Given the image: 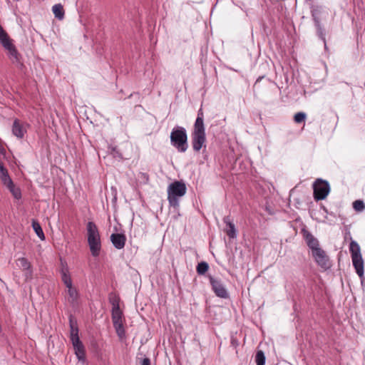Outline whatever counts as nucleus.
Listing matches in <instances>:
<instances>
[{
    "instance_id": "1",
    "label": "nucleus",
    "mask_w": 365,
    "mask_h": 365,
    "mask_svg": "<svg viewBox=\"0 0 365 365\" xmlns=\"http://www.w3.org/2000/svg\"><path fill=\"white\" fill-rule=\"evenodd\" d=\"M186 185L182 181L172 182L168 188V199L169 204L174 208L179 207L180 198L186 193Z\"/></svg>"
},
{
    "instance_id": "2",
    "label": "nucleus",
    "mask_w": 365,
    "mask_h": 365,
    "mask_svg": "<svg viewBox=\"0 0 365 365\" xmlns=\"http://www.w3.org/2000/svg\"><path fill=\"white\" fill-rule=\"evenodd\" d=\"M170 143L178 152H185L188 148L185 128L181 126L175 127L170 133Z\"/></svg>"
},
{
    "instance_id": "3",
    "label": "nucleus",
    "mask_w": 365,
    "mask_h": 365,
    "mask_svg": "<svg viewBox=\"0 0 365 365\" xmlns=\"http://www.w3.org/2000/svg\"><path fill=\"white\" fill-rule=\"evenodd\" d=\"M86 229L88 243L91 254L94 257L98 256L101 247L98 229L93 222H88Z\"/></svg>"
},
{
    "instance_id": "4",
    "label": "nucleus",
    "mask_w": 365,
    "mask_h": 365,
    "mask_svg": "<svg viewBox=\"0 0 365 365\" xmlns=\"http://www.w3.org/2000/svg\"><path fill=\"white\" fill-rule=\"evenodd\" d=\"M326 15H328V12L322 6H317L312 10V17L316 29L317 36L323 41L324 48L325 50H327L328 48L326 41V31L321 22L322 19L325 17Z\"/></svg>"
},
{
    "instance_id": "5",
    "label": "nucleus",
    "mask_w": 365,
    "mask_h": 365,
    "mask_svg": "<svg viewBox=\"0 0 365 365\" xmlns=\"http://www.w3.org/2000/svg\"><path fill=\"white\" fill-rule=\"evenodd\" d=\"M349 252L356 272L360 277H362L364 276V260L361 254L360 247L356 241L351 240Z\"/></svg>"
},
{
    "instance_id": "6",
    "label": "nucleus",
    "mask_w": 365,
    "mask_h": 365,
    "mask_svg": "<svg viewBox=\"0 0 365 365\" xmlns=\"http://www.w3.org/2000/svg\"><path fill=\"white\" fill-rule=\"evenodd\" d=\"M314 198L316 201L324 200L330 192V186L327 180L317 179L313 184Z\"/></svg>"
},
{
    "instance_id": "7",
    "label": "nucleus",
    "mask_w": 365,
    "mask_h": 365,
    "mask_svg": "<svg viewBox=\"0 0 365 365\" xmlns=\"http://www.w3.org/2000/svg\"><path fill=\"white\" fill-rule=\"evenodd\" d=\"M112 320L117 334L119 337L122 338L125 334V330L123 328V314L118 303H113Z\"/></svg>"
},
{
    "instance_id": "8",
    "label": "nucleus",
    "mask_w": 365,
    "mask_h": 365,
    "mask_svg": "<svg viewBox=\"0 0 365 365\" xmlns=\"http://www.w3.org/2000/svg\"><path fill=\"white\" fill-rule=\"evenodd\" d=\"M206 135L205 128L194 127L192 133V146L195 151L198 152L205 146Z\"/></svg>"
},
{
    "instance_id": "9",
    "label": "nucleus",
    "mask_w": 365,
    "mask_h": 365,
    "mask_svg": "<svg viewBox=\"0 0 365 365\" xmlns=\"http://www.w3.org/2000/svg\"><path fill=\"white\" fill-rule=\"evenodd\" d=\"M209 279L212 286V289L216 296L222 299H227L229 297L228 292L221 280L214 278L212 276L209 277Z\"/></svg>"
},
{
    "instance_id": "10",
    "label": "nucleus",
    "mask_w": 365,
    "mask_h": 365,
    "mask_svg": "<svg viewBox=\"0 0 365 365\" xmlns=\"http://www.w3.org/2000/svg\"><path fill=\"white\" fill-rule=\"evenodd\" d=\"M312 257H314L316 263L323 269H328L331 264L329 262V257L327 255L324 250L322 248L318 249V250L314 251L312 253Z\"/></svg>"
},
{
    "instance_id": "11",
    "label": "nucleus",
    "mask_w": 365,
    "mask_h": 365,
    "mask_svg": "<svg viewBox=\"0 0 365 365\" xmlns=\"http://www.w3.org/2000/svg\"><path fill=\"white\" fill-rule=\"evenodd\" d=\"M29 126L28 123L15 119L11 126L12 134L17 138L22 139L27 133Z\"/></svg>"
},
{
    "instance_id": "12",
    "label": "nucleus",
    "mask_w": 365,
    "mask_h": 365,
    "mask_svg": "<svg viewBox=\"0 0 365 365\" xmlns=\"http://www.w3.org/2000/svg\"><path fill=\"white\" fill-rule=\"evenodd\" d=\"M60 275L61 282L65 286V289H69L76 287L73 283L71 274L67 264L63 262H61Z\"/></svg>"
},
{
    "instance_id": "13",
    "label": "nucleus",
    "mask_w": 365,
    "mask_h": 365,
    "mask_svg": "<svg viewBox=\"0 0 365 365\" xmlns=\"http://www.w3.org/2000/svg\"><path fill=\"white\" fill-rule=\"evenodd\" d=\"M2 46L7 51L9 59L13 63H18L19 61V53L13 44L11 39L5 42Z\"/></svg>"
},
{
    "instance_id": "14",
    "label": "nucleus",
    "mask_w": 365,
    "mask_h": 365,
    "mask_svg": "<svg viewBox=\"0 0 365 365\" xmlns=\"http://www.w3.org/2000/svg\"><path fill=\"white\" fill-rule=\"evenodd\" d=\"M302 231L304 240L307 244V246L311 249L312 253L314 251L318 250V249H321L319 242L316 237H314L309 232L305 230H303Z\"/></svg>"
},
{
    "instance_id": "15",
    "label": "nucleus",
    "mask_w": 365,
    "mask_h": 365,
    "mask_svg": "<svg viewBox=\"0 0 365 365\" xmlns=\"http://www.w3.org/2000/svg\"><path fill=\"white\" fill-rule=\"evenodd\" d=\"M66 299L72 305H75L79 298V293L76 287L65 289Z\"/></svg>"
},
{
    "instance_id": "16",
    "label": "nucleus",
    "mask_w": 365,
    "mask_h": 365,
    "mask_svg": "<svg viewBox=\"0 0 365 365\" xmlns=\"http://www.w3.org/2000/svg\"><path fill=\"white\" fill-rule=\"evenodd\" d=\"M110 240L116 249L120 250L125 246V237L122 234H112Z\"/></svg>"
},
{
    "instance_id": "17",
    "label": "nucleus",
    "mask_w": 365,
    "mask_h": 365,
    "mask_svg": "<svg viewBox=\"0 0 365 365\" xmlns=\"http://www.w3.org/2000/svg\"><path fill=\"white\" fill-rule=\"evenodd\" d=\"M70 327H71V332H70V338L72 342V344H78V343H81L79 337H78V329L76 327V322H74L72 319L70 320Z\"/></svg>"
},
{
    "instance_id": "18",
    "label": "nucleus",
    "mask_w": 365,
    "mask_h": 365,
    "mask_svg": "<svg viewBox=\"0 0 365 365\" xmlns=\"http://www.w3.org/2000/svg\"><path fill=\"white\" fill-rule=\"evenodd\" d=\"M0 178L5 186H11L13 183L12 180L8 174L7 170L4 167L3 164L0 161Z\"/></svg>"
},
{
    "instance_id": "19",
    "label": "nucleus",
    "mask_w": 365,
    "mask_h": 365,
    "mask_svg": "<svg viewBox=\"0 0 365 365\" xmlns=\"http://www.w3.org/2000/svg\"><path fill=\"white\" fill-rule=\"evenodd\" d=\"M73 349L75 351V354L79 361L83 363L85 362V350L82 343H78V344H73Z\"/></svg>"
},
{
    "instance_id": "20",
    "label": "nucleus",
    "mask_w": 365,
    "mask_h": 365,
    "mask_svg": "<svg viewBox=\"0 0 365 365\" xmlns=\"http://www.w3.org/2000/svg\"><path fill=\"white\" fill-rule=\"evenodd\" d=\"M223 222L229 227V230H227V235L230 238H235L237 237L235 227V225L230 222V217L228 216L225 217Z\"/></svg>"
},
{
    "instance_id": "21",
    "label": "nucleus",
    "mask_w": 365,
    "mask_h": 365,
    "mask_svg": "<svg viewBox=\"0 0 365 365\" xmlns=\"http://www.w3.org/2000/svg\"><path fill=\"white\" fill-rule=\"evenodd\" d=\"M52 11L56 18L62 19L64 16V10L63 6L60 4H57L53 6Z\"/></svg>"
},
{
    "instance_id": "22",
    "label": "nucleus",
    "mask_w": 365,
    "mask_h": 365,
    "mask_svg": "<svg viewBox=\"0 0 365 365\" xmlns=\"http://www.w3.org/2000/svg\"><path fill=\"white\" fill-rule=\"evenodd\" d=\"M32 227L34 230L35 231L37 236L41 240H43L45 239V236L43 234V232L41 229V227L38 222H37L35 220H33L32 222Z\"/></svg>"
},
{
    "instance_id": "23",
    "label": "nucleus",
    "mask_w": 365,
    "mask_h": 365,
    "mask_svg": "<svg viewBox=\"0 0 365 365\" xmlns=\"http://www.w3.org/2000/svg\"><path fill=\"white\" fill-rule=\"evenodd\" d=\"M194 127L196 128H205L204 120H203V112L200 108L197 112V117L195 120Z\"/></svg>"
},
{
    "instance_id": "24",
    "label": "nucleus",
    "mask_w": 365,
    "mask_h": 365,
    "mask_svg": "<svg viewBox=\"0 0 365 365\" xmlns=\"http://www.w3.org/2000/svg\"><path fill=\"white\" fill-rule=\"evenodd\" d=\"M208 269H209V265L206 262H201L198 263L197 268H196L197 272L200 275H202V274H205V272H207Z\"/></svg>"
},
{
    "instance_id": "25",
    "label": "nucleus",
    "mask_w": 365,
    "mask_h": 365,
    "mask_svg": "<svg viewBox=\"0 0 365 365\" xmlns=\"http://www.w3.org/2000/svg\"><path fill=\"white\" fill-rule=\"evenodd\" d=\"M265 359L266 358L264 352L261 350L258 351L255 356V362L257 365H264Z\"/></svg>"
},
{
    "instance_id": "26",
    "label": "nucleus",
    "mask_w": 365,
    "mask_h": 365,
    "mask_svg": "<svg viewBox=\"0 0 365 365\" xmlns=\"http://www.w3.org/2000/svg\"><path fill=\"white\" fill-rule=\"evenodd\" d=\"M17 265L24 270L29 269L31 267V264L28 260L24 257L17 259Z\"/></svg>"
},
{
    "instance_id": "27",
    "label": "nucleus",
    "mask_w": 365,
    "mask_h": 365,
    "mask_svg": "<svg viewBox=\"0 0 365 365\" xmlns=\"http://www.w3.org/2000/svg\"><path fill=\"white\" fill-rule=\"evenodd\" d=\"M353 207L356 211L361 212L365 208V205L362 200H357L353 202Z\"/></svg>"
},
{
    "instance_id": "28",
    "label": "nucleus",
    "mask_w": 365,
    "mask_h": 365,
    "mask_svg": "<svg viewBox=\"0 0 365 365\" xmlns=\"http://www.w3.org/2000/svg\"><path fill=\"white\" fill-rule=\"evenodd\" d=\"M7 188L10 190L15 198L19 199L21 197V191L19 188L15 187L14 182L11 183V187L7 186Z\"/></svg>"
},
{
    "instance_id": "29",
    "label": "nucleus",
    "mask_w": 365,
    "mask_h": 365,
    "mask_svg": "<svg viewBox=\"0 0 365 365\" xmlns=\"http://www.w3.org/2000/svg\"><path fill=\"white\" fill-rule=\"evenodd\" d=\"M11 40L9 37L6 32L3 29L1 26L0 25V43L4 44L5 42H7L8 41Z\"/></svg>"
},
{
    "instance_id": "30",
    "label": "nucleus",
    "mask_w": 365,
    "mask_h": 365,
    "mask_svg": "<svg viewBox=\"0 0 365 365\" xmlns=\"http://www.w3.org/2000/svg\"><path fill=\"white\" fill-rule=\"evenodd\" d=\"M306 113L303 112H299L294 115V120L297 123H301L306 119Z\"/></svg>"
},
{
    "instance_id": "31",
    "label": "nucleus",
    "mask_w": 365,
    "mask_h": 365,
    "mask_svg": "<svg viewBox=\"0 0 365 365\" xmlns=\"http://www.w3.org/2000/svg\"><path fill=\"white\" fill-rule=\"evenodd\" d=\"M231 344L234 348H237L239 345V341L237 338L232 336L231 338Z\"/></svg>"
},
{
    "instance_id": "32",
    "label": "nucleus",
    "mask_w": 365,
    "mask_h": 365,
    "mask_svg": "<svg viewBox=\"0 0 365 365\" xmlns=\"http://www.w3.org/2000/svg\"><path fill=\"white\" fill-rule=\"evenodd\" d=\"M140 365H150V361L148 358H144L140 361Z\"/></svg>"
},
{
    "instance_id": "33",
    "label": "nucleus",
    "mask_w": 365,
    "mask_h": 365,
    "mask_svg": "<svg viewBox=\"0 0 365 365\" xmlns=\"http://www.w3.org/2000/svg\"><path fill=\"white\" fill-rule=\"evenodd\" d=\"M5 152H6V149L1 142V140L0 139V153L4 155L5 153Z\"/></svg>"
},
{
    "instance_id": "34",
    "label": "nucleus",
    "mask_w": 365,
    "mask_h": 365,
    "mask_svg": "<svg viewBox=\"0 0 365 365\" xmlns=\"http://www.w3.org/2000/svg\"><path fill=\"white\" fill-rule=\"evenodd\" d=\"M259 80H261V77L258 78L257 80V82H259Z\"/></svg>"
}]
</instances>
